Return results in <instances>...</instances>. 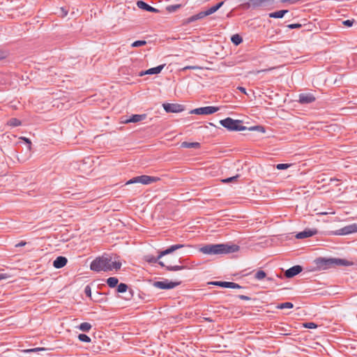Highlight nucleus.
<instances>
[{
	"instance_id": "48",
	"label": "nucleus",
	"mask_w": 357,
	"mask_h": 357,
	"mask_svg": "<svg viewBox=\"0 0 357 357\" xmlns=\"http://www.w3.org/2000/svg\"><path fill=\"white\" fill-rule=\"evenodd\" d=\"M8 54L3 50H0V60L4 59L7 57Z\"/></svg>"
},
{
	"instance_id": "46",
	"label": "nucleus",
	"mask_w": 357,
	"mask_h": 357,
	"mask_svg": "<svg viewBox=\"0 0 357 357\" xmlns=\"http://www.w3.org/2000/svg\"><path fill=\"white\" fill-rule=\"evenodd\" d=\"M354 22V20H345V21H343V24L347 26H351L353 25Z\"/></svg>"
},
{
	"instance_id": "19",
	"label": "nucleus",
	"mask_w": 357,
	"mask_h": 357,
	"mask_svg": "<svg viewBox=\"0 0 357 357\" xmlns=\"http://www.w3.org/2000/svg\"><path fill=\"white\" fill-rule=\"evenodd\" d=\"M317 233V229H307L303 231L299 232L296 234V237L297 238H304L307 237L312 236Z\"/></svg>"
},
{
	"instance_id": "8",
	"label": "nucleus",
	"mask_w": 357,
	"mask_h": 357,
	"mask_svg": "<svg viewBox=\"0 0 357 357\" xmlns=\"http://www.w3.org/2000/svg\"><path fill=\"white\" fill-rule=\"evenodd\" d=\"M180 282H169L168 280L158 281L153 283V286L160 289H169L179 285Z\"/></svg>"
},
{
	"instance_id": "26",
	"label": "nucleus",
	"mask_w": 357,
	"mask_h": 357,
	"mask_svg": "<svg viewBox=\"0 0 357 357\" xmlns=\"http://www.w3.org/2000/svg\"><path fill=\"white\" fill-rule=\"evenodd\" d=\"M118 282L119 280L114 277L109 278L107 280L108 286L112 288L115 287L117 285Z\"/></svg>"
},
{
	"instance_id": "2",
	"label": "nucleus",
	"mask_w": 357,
	"mask_h": 357,
	"mask_svg": "<svg viewBox=\"0 0 357 357\" xmlns=\"http://www.w3.org/2000/svg\"><path fill=\"white\" fill-rule=\"evenodd\" d=\"M199 252L204 255H222L234 252L238 250V246H229L225 244H207L199 248Z\"/></svg>"
},
{
	"instance_id": "6",
	"label": "nucleus",
	"mask_w": 357,
	"mask_h": 357,
	"mask_svg": "<svg viewBox=\"0 0 357 357\" xmlns=\"http://www.w3.org/2000/svg\"><path fill=\"white\" fill-rule=\"evenodd\" d=\"M159 180L160 178L158 177L142 175L132 178V179L127 181L126 184L129 185L132 183H140L144 185H148L152 183L157 182Z\"/></svg>"
},
{
	"instance_id": "31",
	"label": "nucleus",
	"mask_w": 357,
	"mask_h": 357,
	"mask_svg": "<svg viewBox=\"0 0 357 357\" xmlns=\"http://www.w3.org/2000/svg\"><path fill=\"white\" fill-rule=\"evenodd\" d=\"M266 276V274L264 271H258L255 274V278L259 280H263Z\"/></svg>"
},
{
	"instance_id": "47",
	"label": "nucleus",
	"mask_w": 357,
	"mask_h": 357,
	"mask_svg": "<svg viewBox=\"0 0 357 357\" xmlns=\"http://www.w3.org/2000/svg\"><path fill=\"white\" fill-rule=\"evenodd\" d=\"M21 139L24 140L26 144H29V149L31 150V142L30 141L29 139L26 138V137H20Z\"/></svg>"
},
{
	"instance_id": "42",
	"label": "nucleus",
	"mask_w": 357,
	"mask_h": 357,
	"mask_svg": "<svg viewBox=\"0 0 357 357\" xmlns=\"http://www.w3.org/2000/svg\"><path fill=\"white\" fill-rule=\"evenodd\" d=\"M237 177H238V176L229 177V178L222 180V181L223 183H229V182H231V181L236 180Z\"/></svg>"
},
{
	"instance_id": "16",
	"label": "nucleus",
	"mask_w": 357,
	"mask_h": 357,
	"mask_svg": "<svg viewBox=\"0 0 357 357\" xmlns=\"http://www.w3.org/2000/svg\"><path fill=\"white\" fill-rule=\"evenodd\" d=\"M137 5L138 8L140 9L145 10H147V11H149L151 13H159V10L148 5L147 3H146L145 2L142 1H138L137 2Z\"/></svg>"
},
{
	"instance_id": "15",
	"label": "nucleus",
	"mask_w": 357,
	"mask_h": 357,
	"mask_svg": "<svg viewBox=\"0 0 357 357\" xmlns=\"http://www.w3.org/2000/svg\"><path fill=\"white\" fill-rule=\"evenodd\" d=\"M315 100V98L310 93H302L299 95V102L303 104L312 102Z\"/></svg>"
},
{
	"instance_id": "4",
	"label": "nucleus",
	"mask_w": 357,
	"mask_h": 357,
	"mask_svg": "<svg viewBox=\"0 0 357 357\" xmlns=\"http://www.w3.org/2000/svg\"><path fill=\"white\" fill-rule=\"evenodd\" d=\"M184 246L185 245L183 244L173 245L170 246L169 248H167V250L160 252L158 257H155L152 255L145 256V260L149 263H155L159 259H162V257H164L165 255L170 254L179 248H183Z\"/></svg>"
},
{
	"instance_id": "50",
	"label": "nucleus",
	"mask_w": 357,
	"mask_h": 357,
	"mask_svg": "<svg viewBox=\"0 0 357 357\" xmlns=\"http://www.w3.org/2000/svg\"><path fill=\"white\" fill-rule=\"evenodd\" d=\"M239 298L242 300H245V301H248L250 299V298L247 296H244V295H241L239 296Z\"/></svg>"
},
{
	"instance_id": "41",
	"label": "nucleus",
	"mask_w": 357,
	"mask_h": 357,
	"mask_svg": "<svg viewBox=\"0 0 357 357\" xmlns=\"http://www.w3.org/2000/svg\"><path fill=\"white\" fill-rule=\"evenodd\" d=\"M196 20H197V17H196V15H192V16L190 17L189 18H188L186 20L185 22L187 24H189V23H191V22H192L194 21H196Z\"/></svg>"
},
{
	"instance_id": "36",
	"label": "nucleus",
	"mask_w": 357,
	"mask_h": 357,
	"mask_svg": "<svg viewBox=\"0 0 357 357\" xmlns=\"http://www.w3.org/2000/svg\"><path fill=\"white\" fill-rule=\"evenodd\" d=\"M290 166H291L290 164L281 163V164H278L276 165V168L278 169L282 170V169H286L289 168Z\"/></svg>"
},
{
	"instance_id": "27",
	"label": "nucleus",
	"mask_w": 357,
	"mask_h": 357,
	"mask_svg": "<svg viewBox=\"0 0 357 357\" xmlns=\"http://www.w3.org/2000/svg\"><path fill=\"white\" fill-rule=\"evenodd\" d=\"M91 324L88 322H83L79 326V329L84 332H88L91 328Z\"/></svg>"
},
{
	"instance_id": "22",
	"label": "nucleus",
	"mask_w": 357,
	"mask_h": 357,
	"mask_svg": "<svg viewBox=\"0 0 357 357\" xmlns=\"http://www.w3.org/2000/svg\"><path fill=\"white\" fill-rule=\"evenodd\" d=\"M288 13L287 10H281L276 12L269 13V17L271 18H282L284 14Z\"/></svg>"
},
{
	"instance_id": "21",
	"label": "nucleus",
	"mask_w": 357,
	"mask_h": 357,
	"mask_svg": "<svg viewBox=\"0 0 357 357\" xmlns=\"http://www.w3.org/2000/svg\"><path fill=\"white\" fill-rule=\"evenodd\" d=\"M181 146L185 149H199L200 144L199 142H183L181 143Z\"/></svg>"
},
{
	"instance_id": "13",
	"label": "nucleus",
	"mask_w": 357,
	"mask_h": 357,
	"mask_svg": "<svg viewBox=\"0 0 357 357\" xmlns=\"http://www.w3.org/2000/svg\"><path fill=\"white\" fill-rule=\"evenodd\" d=\"M302 270L303 268L301 266H294L287 270L284 273V275L288 278H291L300 273Z\"/></svg>"
},
{
	"instance_id": "3",
	"label": "nucleus",
	"mask_w": 357,
	"mask_h": 357,
	"mask_svg": "<svg viewBox=\"0 0 357 357\" xmlns=\"http://www.w3.org/2000/svg\"><path fill=\"white\" fill-rule=\"evenodd\" d=\"M220 123L229 130L241 131L246 129L245 126L241 125V121L234 120L229 117L220 120Z\"/></svg>"
},
{
	"instance_id": "40",
	"label": "nucleus",
	"mask_w": 357,
	"mask_h": 357,
	"mask_svg": "<svg viewBox=\"0 0 357 357\" xmlns=\"http://www.w3.org/2000/svg\"><path fill=\"white\" fill-rule=\"evenodd\" d=\"M84 292H85L86 295L88 297H89V298H91V287H90L89 285H87V286L85 287V289H84Z\"/></svg>"
},
{
	"instance_id": "51",
	"label": "nucleus",
	"mask_w": 357,
	"mask_h": 357,
	"mask_svg": "<svg viewBox=\"0 0 357 357\" xmlns=\"http://www.w3.org/2000/svg\"><path fill=\"white\" fill-rule=\"evenodd\" d=\"M270 70L271 69H264V70H257L255 72H253V73L257 74V73H262V72H266V71Z\"/></svg>"
},
{
	"instance_id": "53",
	"label": "nucleus",
	"mask_w": 357,
	"mask_h": 357,
	"mask_svg": "<svg viewBox=\"0 0 357 357\" xmlns=\"http://www.w3.org/2000/svg\"><path fill=\"white\" fill-rule=\"evenodd\" d=\"M26 245V242L22 241L16 245L17 247H22Z\"/></svg>"
},
{
	"instance_id": "10",
	"label": "nucleus",
	"mask_w": 357,
	"mask_h": 357,
	"mask_svg": "<svg viewBox=\"0 0 357 357\" xmlns=\"http://www.w3.org/2000/svg\"><path fill=\"white\" fill-rule=\"evenodd\" d=\"M354 232H357V224L356 223L341 228L335 234L337 235H347Z\"/></svg>"
},
{
	"instance_id": "44",
	"label": "nucleus",
	"mask_w": 357,
	"mask_h": 357,
	"mask_svg": "<svg viewBox=\"0 0 357 357\" xmlns=\"http://www.w3.org/2000/svg\"><path fill=\"white\" fill-rule=\"evenodd\" d=\"M287 26L289 29H298V28L301 27V24H289Z\"/></svg>"
},
{
	"instance_id": "45",
	"label": "nucleus",
	"mask_w": 357,
	"mask_h": 357,
	"mask_svg": "<svg viewBox=\"0 0 357 357\" xmlns=\"http://www.w3.org/2000/svg\"><path fill=\"white\" fill-rule=\"evenodd\" d=\"M10 278V275L8 273H0V280H7Z\"/></svg>"
},
{
	"instance_id": "39",
	"label": "nucleus",
	"mask_w": 357,
	"mask_h": 357,
	"mask_svg": "<svg viewBox=\"0 0 357 357\" xmlns=\"http://www.w3.org/2000/svg\"><path fill=\"white\" fill-rule=\"evenodd\" d=\"M206 16H208V15H206V11H202V12L196 14V17H197V20H201V19H202V18H204V17H205Z\"/></svg>"
},
{
	"instance_id": "14",
	"label": "nucleus",
	"mask_w": 357,
	"mask_h": 357,
	"mask_svg": "<svg viewBox=\"0 0 357 357\" xmlns=\"http://www.w3.org/2000/svg\"><path fill=\"white\" fill-rule=\"evenodd\" d=\"M329 261L331 264H334L337 266H351L354 264L353 261L347 260L345 259L334 258L331 259Z\"/></svg>"
},
{
	"instance_id": "12",
	"label": "nucleus",
	"mask_w": 357,
	"mask_h": 357,
	"mask_svg": "<svg viewBox=\"0 0 357 357\" xmlns=\"http://www.w3.org/2000/svg\"><path fill=\"white\" fill-rule=\"evenodd\" d=\"M159 264L161 266H163V267H166V268L169 271H180V270H183L185 268L184 266H178V265H176V266H173L171 264V263L167 260V259H165V260H162V261H159Z\"/></svg>"
},
{
	"instance_id": "29",
	"label": "nucleus",
	"mask_w": 357,
	"mask_h": 357,
	"mask_svg": "<svg viewBox=\"0 0 357 357\" xmlns=\"http://www.w3.org/2000/svg\"><path fill=\"white\" fill-rule=\"evenodd\" d=\"M232 43L236 45H239L240 43H242L243 41V39L242 38L238 35V34H235V35H233L231 36V38Z\"/></svg>"
},
{
	"instance_id": "24",
	"label": "nucleus",
	"mask_w": 357,
	"mask_h": 357,
	"mask_svg": "<svg viewBox=\"0 0 357 357\" xmlns=\"http://www.w3.org/2000/svg\"><path fill=\"white\" fill-rule=\"evenodd\" d=\"M223 3H224V2L222 1L219 3H218L217 5L212 6L211 8H210L209 9L206 10V15H210L214 13L223 5Z\"/></svg>"
},
{
	"instance_id": "32",
	"label": "nucleus",
	"mask_w": 357,
	"mask_h": 357,
	"mask_svg": "<svg viewBox=\"0 0 357 357\" xmlns=\"http://www.w3.org/2000/svg\"><path fill=\"white\" fill-rule=\"evenodd\" d=\"M146 44V40H137L131 44V47H138L144 46Z\"/></svg>"
},
{
	"instance_id": "37",
	"label": "nucleus",
	"mask_w": 357,
	"mask_h": 357,
	"mask_svg": "<svg viewBox=\"0 0 357 357\" xmlns=\"http://www.w3.org/2000/svg\"><path fill=\"white\" fill-rule=\"evenodd\" d=\"M68 10H66L65 8L63 7H61L59 8V14L61 16V17H66L67 15H68Z\"/></svg>"
},
{
	"instance_id": "7",
	"label": "nucleus",
	"mask_w": 357,
	"mask_h": 357,
	"mask_svg": "<svg viewBox=\"0 0 357 357\" xmlns=\"http://www.w3.org/2000/svg\"><path fill=\"white\" fill-rule=\"evenodd\" d=\"M219 110V108L213 106H207L192 109L190 113L198 115H208Z\"/></svg>"
},
{
	"instance_id": "1",
	"label": "nucleus",
	"mask_w": 357,
	"mask_h": 357,
	"mask_svg": "<svg viewBox=\"0 0 357 357\" xmlns=\"http://www.w3.org/2000/svg\"><path fill=\"white\" fill-rule=\"evenodd\" d=\"M122 262L119 256L102 255L96 258L90 265V268L96 272L119 271Z\"/></svg>"
},
{
	"instance_id": "17",
	"label": "nucleus",
	"mask_w": 357,
	"mask_h": 357,
	"mask_svg": "<svg viewBox=\"0 0 357 357\" xmlns=\"http://www.w3.org/2000/svg\"><path fill=\"white\" fill-rule=\"evenodd\" d=\"M165 65H160L155 68H151L146 71H142L139 73V76H143L144 75H153L158 74L163 69Z\"/></svg>"
},
{
	"instance_id": "23",
	"label": "nucleus",
	"mask_w": 357,
	"mask_h": 357,
	"mask_svg": "<svg viewBox=\"0 0 357 357\" xmlns=\"http://www.w3.org/2000/svg\"><path fill=\"white\" fill-rule=\"evenodd\" d=\"M223 3H224V2L222 1L219 3H218L217 5L212 6L211 8H210L209 9L206 10V15H210L214 13L223 5Z\"/></svg>"
},
{
	"instance_id": "35",
	"label": "nucleus",
	"mask_w": 357,
	"mask_h": 357,
	"mask_svg": "<svg viewBox=\"0 0 357 357\" xmlns=\"http://www.w3.org/2000/svg\"><path fill=\"white\" fill-rule=\"evenodd\" d=\"M248 130H251V131L257 130V131H259V132H265L264 128L263 126H252V127L249 128Z\"/></svg>"
},
{
	"instance_id": "5",
	"label": "nucleus",
	"mask_w": 357,
	"mask_h": 357,
	"mask_svg": "<svg viewBox=\"0 0 357 357\" xmlns=\"http://www.w3.org/2000/svg\"><path fill=\"white\" fill-rule=\"evenodd\" d=\"M275 0H242L241 7L243 9L257 8L266 6Z\"/></svg>"
},
{
	"instance_id": "30",
	"label": "nucleus",
	"mask_w": 357,
	"mask_h": 357,
	"mask_svg": "<svg viewBox=\"0 0 357 357\" xmlns=\"http://www.w3.org/2000/svg\"><path fill=\"white\" fill-rule=\"evenodd\" d=\"M181 8V5L180 4H176V5H171V6H169L166 8L167 10L169 12V13H173V12H175L176 11L178 8Z\"/></svg>"
},
{
	"instance_id": "11",
	"label": "nucleus",
	"mask_w": 357,
	"mask_h": 357,
	"mask_svg": "<svg viewBox=\"0 0 357 357\" xmlns=\"http://www.w3.org/2000/svg\"><path fill=\"white\" fill-rule=\"evenodd\" d=\"M211 284L216 286H219L224 288H231V289H240L241 286L235 282H221V281H215L213 282Z\"/></svg>"
},
{
	"instance_id": "52",
	"label": "nucleus",
	"mask_w": 357,
	"mask_h": 357,
	"mask_svg": "<svg viewBox=\"0 0 357 357\" xmlns=\"http://www.w3.org/2000/svg\"><path fill=\"white\" fill-rule=\"evenodd\" d=\"M238 89L239 91H241V92H243V93H246V91H245V89L242 87V86H238Z\"/></svg>"
},
{
	"instance_id": "34",
	"label": "nucleus",
	"mask_w": 357,
	"mask_h": 357,
	"mask_svg": "<svg viewBox=\"0 0 357 357\" xmlns=\"http://www.w3.org/2000/svg\"><path fill=\"white\" fill-rule=\"evenodd\" d=\"M128 286L124 283H121L118 285L117 291L119 293H124L127 291Z\"/></svg>"
},
{
	"instance_id": "25",
	"label": "nucleus",
	"mask_w": 357,
	"mask_h": 357,
	"mask_svg": "<svg viewBox=\"0 0 357 357\" xmlns=\"http://www.w3.org/2000/svg\"><path fill=\"white\" fill-rule=\"evenodd\" d=\"M7 124L11 127H17L21 126L22 122L16 118H12L8 121Z\"/></svg>"
},
{
	"instance_id": "28",
	"label": "nucleus",
	"mask_w": 357,
	"mask_h": 357,
	"mask_svg": "<svg viewBox=\"0 0 357 357\" xmlns=\"http://www.w3.org/2000/svg\"><path fill=\"white\" fill-rule=\"evenodd\" d=\"M294 307V305L292 303H290V302H286V303H280L278 305H277V308L278 309H291L293 308Z\"/></svg>"
},
{
	"instance_id": "18",
	"label": "nucleus",
	"mask_w": 357,
	"mask_h": 357,
	"mask_svg": "<svg viewBox=\"0 0 357 357\" xmlns=\"http://www.w3.org/2000/svg\"><path fill=\"white\" fill-rule=\"evenodd\" d=\"M68 262L67 259L65 257H58L53 262V266L56 268H63L66 265Z\"/></svg>"
},
{
	"instance_id": "49",
	"label": "nucleus",
	"mask_w": 357,
	"mask_h": 357,
	"mask_svg": "<svg viewBox=\"0 0 357 357\" xmlns=\"http://www.w3.org/2000/svg\"><path fill=\"white\" fill-rule=\"evenodd\" d=\"M199 67L197 66H186L185 68H183V70H186V69H193V70H195V69H198Z\"/></svg>"
},
{
	"instance_id": "9",
	"label": "nucleus",
	"mask_w": 357,
	"mask_h": 357,
	"mask_svg": "<svg viewBox=\"0 0 357 357\" xmlns=\"http://www.w3.org/2000/svg\"><path fill=\"white\" fill-rule=\"evenodd\" d=\"M162 107L167 112L178 113L184 110L183 105L176 103H164Z\"/></svg>"
},
{
	"instance_id": "20",
	"label": "nucleus",
	"mask_w": 357,
	"mask_h": 357,
	"mask_svg": "<svg viewBox=\"0 0 357 357\" xmlns=\"http://www.w3.org/2000/svg\"><path fill=\"white\" fill-rule=\"evenodd\" d=\"M146 118V114H133L130 119L125 121V123H137L144 120Z\"/></svg>"
},
{
	"instance_id": "54",
	"label": "nucleus",
	"mask_w": 357,
	"mask_h": 357,
	"mask_svg": "<svg viewBox=\"0 0 357 357\" xmlns=\"http://www.w3.org/2000/svg\"><path fill=\"white\" fill-rule=\"evenodd\" d=\"M331 181H336V179L335 178H331Z\"/></svg>"
},
{
	"instance_id": "38",
	"label": "nucleus",
	"mask_w": 357,
	"mask_h": 357,
	"mask_svg": "<svg viewBox=\"0 0 357 357\" xmlns=\"http://www.w3.org/2000/svg\"><path fill=\"white\" fill-rule=\"evenodd\" d=\"M45 350H46L45 348L37 347V348H34V349L24 350V352H36V351H45Z\"/></svg>"
},
{
	"instance_id": "43",
	"label": "nucleus",
	"mask_w": 357,
	"mask_h": 357,
	"mask_svg": "<svg viewBox=\"0 0 357 357\" xmlns=\"http://www.w3.org/2000/svg\"><path fill=\"white\" fill-rule=\"evenodd\" d=\"M304 326L307 328H315L317 327V325L312 322H310L305 324Z\"/></svg>"
},
{
	"instance_id": "33",
	"label": "nucleus",
	"mask_w": 357,
	"mask_h": 357,
	"mask_svg": "<svg viewBox=\"0 0 357 357\" xmlns=\"http://www.w3.org/2000/svg\"><path fill=\"white\" fill-rule=\"evenodd\" d=\"M78 339L81 342H91V338L85 334H79L78 335Z\"/></svg>"
}]
</instances>
